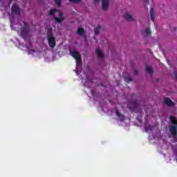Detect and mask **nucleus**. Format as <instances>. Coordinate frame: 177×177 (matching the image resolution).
Wrapping results in <instances>:
<instances>
[{"label": "nucleus", "instance_id": "423d86ee", "mask_svg": "<svg viewBox=\"0 0 177 177\" xmlns=\"http://www.w3.org/2000/svg\"><path fill=\"white\" fill-rule=\"evenodd\" d=\"M47 39L48 41L50 48H55L56 45V41L55 37L52 35V28L48 29Z\"/></svg>", "mask_w": 177, "mask_h": 177}, {"label": "nucleus", "instance_id": "6e6552de", "mask_svg": "<svg viewBox=\"0 0 177 177\" xmlns=\"http://www.w3.org/2000/svg\"><path fill=\"white\" fill-rule=\"evenodd\" d=\"M16 15H20V10L16 4H14L12 7V15L15 16Z\"/></svg>", "mask_w": 177, "mask_h": 177}, {"label": "nucleus", "instance_id": "f03ea898", "mask_svg": "<svg viewBox=\"0 0 177 177\" xmlns=\"http://www.w3.org/2000/svg\"><path fill=\"white\" fill-rule=\"evenodd\" d=\"M10 20L11 21V28L12 30H17V28H20V34L22 38L27 39L28 38V32L30 31V28L27 23L22 21L20 24H15V21L13 20V17L12 16L10 17Z\"/></svg>", "mask_w": 177, "mask_h": 177}, {"label": "nucleus", "instance_id": "dca6fc26", "mask_svg": "<svg viewBox=\"0 0 177 177\" xmlns=\"http://www.w3.org/2000/svg\"><path fill=\"white\" fill-rule=\"evenodd\" d=\"M84 32H85V30H84V28H78L77 33L79 34V35H82V34H84Z\"/></svg>", "mask_w": 177, "mask_h": 177}, {"label": "nucleus", "instance_id": "a878e982", "mask_svg": "<svg viewBox=\"0 0 177 177\" xmlns=\"http://www.w3.org/2000/svg\"><path fill=\"white\" fill-rule=\"evenodd\" d=\"M159 142H160V143H161V142H162V138H160Z\"/></svg>", "mask_w": 177, "mask_h": 177}, {"label": "nucleus", "instance_id": "ddd939ff", "mask_svg": "<svg viewBox=\"0 0 177 177\" xmlns=\"http://www.w3.org/2000/svg\"><path fill=\"white\" fill-rule=\"evenodd\" d=\"M96 53L98 56V57H100V59H102L103 58V53L102 52V50L99 48L96 49Z\"/></svg>", "mask_w": 177, "mask_h": 177}, {"label": "nucleus", "instance_id": "2eb2a0df", "mask_svg": "<svg viewBox=\"0 0 177 177\" xmlns=\"http://www.w3.org/2000/svg\"><path fill=\"white\" fill-rule=\"evenodd\" d=\"M150 15H151V20H152V21H154V10H153V8H151L150 10Z\"/></svg>", "mask_w": 177, "mask_h": 177}, {"label": "nucleus", "instance_id": "20e7f679", "mask_svg": "<svg viewBox=\"0 0 177 177\" xmlns=\"http://www.w3.org/2000/svg\"><path fill=\"white\" fill-rule=\"evenodd\" d=\"M170 120L171 124H174L170 127V133H171V137L174 138V139H176L177 119L174 116H170Z\"/></svg>", "mask_w": 177, "mask_h": 177}, {"label": "nucleus", "instance_id": "4468645a", "mask_svg": "<svg viewBox=\"0 0 177 177\" xmlns=\"http://www.w3.org/2000/svg\"><path fill=\"white\" fill-rule=\"evenodd\" d=\"M124 19H126V20H128L129 21H132L133 20L132 19V16H131L128 12L125 14Z\"/></svg>", "mask_w": 177, "mask_h": 177}, {"label": "nucleus", "instance_id": "0eeeda50", "mask_svg": "<svg viewBox=\"0 0 177 177\" xmlns=\"http://www.w3.org/2000/svg\"><path fill=\"white\" fill-rule=\"evenodd\" d=\"M112 114L113 115L116 116V120H118V121L122 122L125 120V117H124V115L121 114V113L118 111V109L113 110Z\"/></svg>", "mask_w": 177, "mask_h": 177}, {"label": "nucleus", "instance_id": "b1692460", "mask_svg": "<svg viewBox=\"0 0 177 177\" xmlns=\"http://www.w3.org/2000/svg\"><path fill=\"white\" fill-rule=\"evenodd\" d=\"M99 0H94V3H97V1H98Z\"/></svg>", "mask_w": 177, "mask_h": 177}, {"label": "nucleus", "instance_id": "1a4fd4ad", "mask_svg": "<svg viewBox=\"0 0 177 177\" xmlns=\"http://www.w3.org/2000/svg\"><path fill=\"white\" fill-rule=\"evenodd\" d=\"M149 122V120L146 121V122L144 124V128L145 129V132L150 133V132H151V131H153V127H151V126H150Z\"/></svg>", "mask_w": 177, "mask_h": 177}, {"label": "nucleus", "instance_id": "412c9836", "mask_svg": "<svg viewBox=\"0 0 177 177\" xmlns=\"http://www.w3.org/2000/svg\"><path fill=\"white\" fill-rule=\"evenodd\" d=\"M149 138H151V139H156V137L151 136V135H149Z\"/></svg>", "mask_w": 177, "mask_h": 177}, {"label": "nucleus", "instance_id": "9b49d317", "mask_svg": "<svg viewBox=\"0 0 177 177\" xmlns=\"http://www.w3.org/2000/svg\"><path fill=\"white\" fill-rule=\"evenodd\" d=\"M107 8H109V0H103L102 8L104 9V10H107Z\"/></svg>", "mask_w": 177, "mask_h": 177}, {"label": "nucleus", "instance_id": "cd10ccee", "mask_svg": "<svg viewBox=\"0 0 177 177\" xmlns=\"http://www.w3.org/2000/svg\"><path fill=\"white\" fill-rule=\"evenodd\" d=\"M125 81H127V78L125 79Z\"/></svg>", "mask_w": 177, "mask_h": 177}, {"label": "nucleus", "instance_id": "6ab92c4d", "mask_svg": "<svg viewBox=\"0 0 177 177\" xmlns=\"http://www.w3.org/2000/svg\"><path fill=\"white\" fill-rule=\"evenodd\" d=\"M70 2H73V3H78L79 2H81V0H69Z\"/></svg>", "mask_w": 177, "mask_h": 177}, {"label": "nucleus", "instance_id": "f3484780", "mask_svg": "<svg viewBox=\"0 0 177 177\" xmlns=\"http://www.w3.org/2000/svg\"><path fill=\"white\" fill-rule=\"evenodd\" d=\"M146 71H147V73H153V68H151V66H147Z\"/></svg>", "mask_w": 177, "mask_h": 177}, {"label": "nucleus", "instance_id": "f8f14e48", "mask_svg": "<svg viewBox=\"0 0 177 177\" xmlns=\"http://www.w3.org/2000/svg\"><path fill=\"white\" fill-rule=\"evenodd\" d=\"M165 103L167 104V106H174V102L169 98H165Z\"/></svg>", "mask_w": 177, "mask_h": 177}, {"label": "nucleus", "instance_id": "39448f33", "mask_svg": "<svg viewBox=\"0 0 177 177\" xmlns=\"http://www.w3.org/2000/svg\"><path fill=\"white\" fill-rule=\"evenodd\" d=\"M49 15L50 16H54L57 23H62V21H63V14L62 12L57 10H51Z\"/></svg>", "mask_w": 177, "mask_h": 177}, {"label": "nucleus", "instance_id": "f257e3e1", "mask_svg": "<svg viewBox=\"0 0 177 177\" xmlns=\"http://www.w3.org/2000/svg\"><path fill=\"white\" fill-rule=\"evenodd\" d=\"M20 48L22 50H26L28 55L32 56H38V55H44V52L48 50V46L45 44H38L37 43L32 44L30 41H26V45H21Z\"/></svg>", "mask_w": 177, "mask_h": 177}, {"label": "nucleus", "instance_id": "a211bd4d", "mask_svg": "<svg viewBox=\"0 0 177 177\" xmlns=\"http://www.w3.org/2000/svg\"><path fill=\"white\" fill-rule=\"evenodd\" d=\"M99 30H100V26H98L97 28H95V34H99Z\"/></svg>", "mask_w": 177, "mask_h": 177}, {"label": "nucleus", "instance_id": "bb28decb", "mask_svg": "<svg viewBox=\"0 0 177 177\" xmlns=\"http://www.w3.org/2000/svg\"><path fill=\"white\" fill-rule=\"evenodd\" d=\"M164 145H167V142L165 141H163Z\"/></svg>", "mask_w": 177, "mask_h": 177}, {"label": "nucleus", "instance_id": "393cba45", "mask_svg": "<svg viewBox=\"0 0 177 177\" xmlns=\"http://www.w3.org/2000/svg\"><path fill=\"white\" fill-rule=\"evenodd\" d=\"M145 3H149V0H145Z\"/></svg>", "mask_w": 177, "mask_h": 177}, {"label": "nucleus", "instance_id": "aec40b11", "mask_svg": "<svg viewBox=\"0 0 177 177\" xmlns=\"http://www.w3.org/2000/svg\"><path fill=\"white\" fill-rule=\"evenodd\" d=\"M55 3H56L58 6H60V3H62V0H55Z\"/></svg>", "mask_w": 177, "mask_h": 177}, {"label": "nucleus", "instance_id": "7ed1b4c3", "mask_svg": "<svg viewBox=\"0 0 177 177\" xmlns=\"http://www.w3.org/2000/svg\"><path fill=\"white\" fill-rule=\"evenodd\" d=\"M70 53L72 57L76 60V68L75 69V73L77 75H80V73L82 71V61L81 59V55L77 51L70 50Z\"/></svg>", "mask_w": 177, "mask_h": 177}, {"label": "nucleus", "instance_id": "5701e85b", "mask_svg": "<svg viewBox=\"0 0 177 177\" xmlns=\"http://www.w3.org/2000/svg\"><path fill=\"white\" fill-rule=\"evenodd\" d=\"M91 95L92 96H95V92H93V91H91Z\"/></svg>", "mask_w": 177, "mask_h": 177}, {"label": "nucleus", "instance_id": "4be33fe9", "mask_svg": "<svg viewBox=\"0 0 177 177\" xmlns=\"http://www.w3.org/2000/svg\"><path fill=\"white\" fill-rule=\"evenodd\" d=\"M146 32L147 34H150V29H147Z\"/></svg>", "mask_w": 177, "mask_h": 177}, {"label": "nucleus", "instance_id": "9d476101", "mask_svg": "<svg viewBox=\"0 0 177 177\" xmlns=\"http://www.w3.org/2000/svg\"><path fill=\"white\" fill-rule=\"evenodd\" d=\"M81 80L84 86H88V84H92V81L89 80V77L86 75V80L84 82V77H81Z\"/></svg>", "mask_w": 177, "mask_h": 177}]
</instances>
